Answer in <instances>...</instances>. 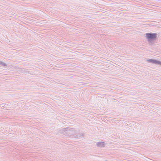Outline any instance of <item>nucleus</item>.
<instances>
[{
	"label": "nucleus",
	"mask_w": 161,
	"mask_h": 161,
	"mask_svg": "<svg viewBox=\"0 0 161 161\" xmlns=\"http://www.w3.org/2000/svg\"><path fill=\"white\" fill-rule=\"evenodd\" d=\"M147 36L149 39H152L155 38L156 37V33L151 34L148 33L146 34Z\"/></svg>",
	"instance_id": "1"
},
{
	"label": "nucleus",
	"mask_w": 161,
	"mask_h": 161,
	"mask_svg": "<svg viewBox=\"0 0 161 161\" xmlns=\"http://www.w3.org/2000/svg\"><path fill=\"white\" fill-rule=\"evenodd\" d=\"M148 62H151L155 63H157V64H159L160 63L158 61H157L154 60H153V59H149L148 60Z\"/></svg>",
	"instance_id": "2"
}]
</instances>
